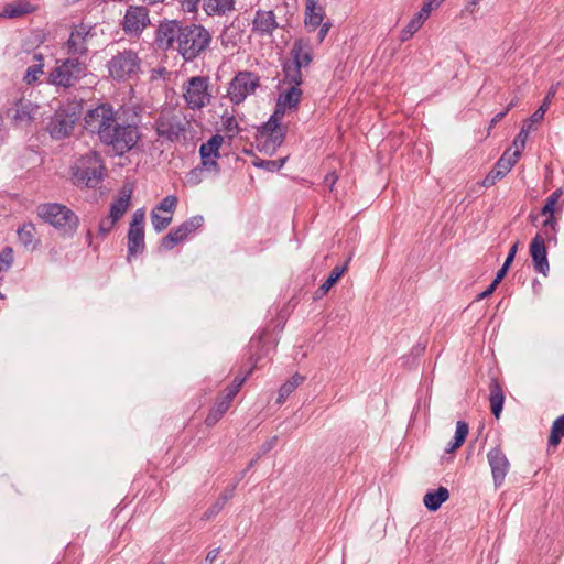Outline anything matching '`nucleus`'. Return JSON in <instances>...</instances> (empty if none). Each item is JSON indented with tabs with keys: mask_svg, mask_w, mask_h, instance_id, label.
Returning a JSON list of instances; mask_svg holds the SVG:
<instances>
[{
	"mask_svg": "<svg viewBox=\"0 0 564 564\" xmlns=\"http://www.w3.org/2000/svg\"><path fill=\"white\" fill-rule=\"evenodd\" d=\"M84 122L87 131L96 134L102 144L111 147L118 156L130 152L140 140L138 123L122 119L109 102L87 110Z\"/></svg>",
	"mask_w": 564,
	"mask_h": 564,
	"instance_id": "obj_1",
	"label": "nucleus"
},
{
	"mask_svg": "<svg viewBox=\"0 0 564 564\" xmlns=\"http://www.w3.org/2000/svg\"><path fill=\"white\" fill-rule=\"evenodd\" d=\"M175 42L182 57L186 62H192L209 46L212 35L200 24H187L177 20L161 22L155 33L158 48L167 51Z\"/></svg>",
	"mask_w": 564,
	"mask_h": 564,
	"instance_id": "obj_2",
	"label": "nucleus"
},
{
	"mask_svg": "<svg viewBox=\"0 0 564 564\" xmlns=\"http://www.w3.org/2000/svg\"><path fill=\"white\" fill-rule=\"evenodd\" d=\"M105 164L97 151L82 155L70 167V180L77 187L96 188L104 180Z\"/></svg>",
	"mask_w": 564,
	"mask_h": 564,
	"instance_id": "obj_3",
	"label": "nucleus"
},
{
	"mask_svg": "<svg viewBox=\"0 0 564 564\" xmlns=\"http://www.w3.org/2000/svg\"><path fill=\"white\" fill-rule=\"evenodd\" d=\"M84 111L83 100H70L61 106L51 116L46 131L53 140H63L69 138L75 129L76 122L80 119Z\"/></svg>",
	"mask_w": 564,
	"mask_h": 564,
	"instance_id": "obj_4",
	"label": "nucleus"
},
{
	"mask_svg": "<svg viewBox=\"0 0 564 564\" xmlns=\"http://www.w3.org/2000/svg\"><path fill=\"white\" fill-rule=\"evenodd\" d=\"M37 215L53 226L63 238H73L79 226V217L67 206L47 203L37 206Z\"/></svg>",
	"mask_w": 564,
	"mask_h": 564,
	"instance_id": "obj_5",
	"label": "nucleus"
},
{
	"mask_svg": "<svg viewBox=\"0 0 564 564\" xmlns=\"http://www.w3.org/2000/svg\"><path fill=\"white\" fill-rule=\"evenodd\" d=\"M108 72L116 82L133 78L141 72V59L133 50H123L108 61Z\"/></svg>",
	"mask_w": 564,
	"mask_h": 564,
	"instance_id": "obj_6",
	"label": "nucleus"
},
{
	"mask_svg": "<svg viewBox=\"0 0 564 564\" xmlns=\"http://www.w3.org/2000/svg\"><path fill=\"white\" fill-rule=\"evenodd\" d=\"M264 349V343H263V335H260L258 337H253L250 340L249 345V362L250 367L245 372V375L236 376L232 382L226 387L225 389V395L224 398L228 400L229 402H232L234 398L238 394L240 391L242 384L247 380V378L252 373V371L258 367V364L261 361L263 356L265 355L263 352Z\"/></svg>",
	"mask_w": 564,
	"mask_h": 564,
	"instance_id": "obj_7",
	"label": "nucleus"
},
{
	"mask_svg": "<svg viewBox=\"0 0 564 564\" xmlns=\"http://www.w3.org/2000/svg\"><path fill=\"white\" fill-rule=\"evenodd\" d=\"M85 65L78 58L70 57L51 70L48 82L55 86L69 88L85 76Z\"/></svg>",
	"mask_w": 564,
	"mask_h": 564,
	"instance_id": "obj_8",
	"label": "nucleus"
},
{
	"mask_svg": "<svg viewBox=\"0 0 564 564\" xmlns=\"http://www.w3.org/2000/svg\"><path fill=\"white\" fill-rule=\"evenodd\" d=\"M259 86V75L249 70L238 72L230 80L227 94L232 104L239 105Z\"/></svg>",
	"mask_w": 564,
	"mask_h": 564,
	"instance_id": "obj_9",
	"label": "nucleus"
},
{
	"mask_svg": "<svg viewBox=\"0 0 564 564\" xmlns=\"http://www.w3.org/2000/svg\"><path fill=\"white\" fill-rule=\"evenodd\" d=\"M288 127H270L267 123L257 128L256 144L257 149L267 154L273 155L276 150L284 143Z\"/></svg>",
	"mask_w": 564,
	"mask_h": 564,
	"instance_id": "obj_10",
	"label": "nucleus"
},
{
	"mask_svg": "<svg viewBox=\"0 0 564 564\" xmlns=\"http://www.w3.org/2000/svg\"><path fill=\"white\" fill-rule=\"evenodd\" d=\"M224 138L220 134L212 135L206 142L199 147L200 163L198 166L204 172L213 173L214 175L220 174V165L218 159L220 158V147Z\"/></svg>",
	"mask_w": 564,
	"mask_h": 564,
	"instance_id": "obj_11",
	"label": "nucleus"
},
{
	"mask_svg": "<svg viewBox=\"0 0 564 564\" xmlns=\"http://www.w3.org/2000/svg\"><path fill=\"white\" fill-rule=\"evenodd\" d=\"M224 138L220 134L212 135L206 142L199 147L200 163L198 166L204 172L213 173L214 175L220 174V165L218 159L220 158V147Z\"/></svg>",
	"mask_w": 564,
	"mask_h": 564,
	"instance_id": "obj_12",
	"label": "nucleus"
},
{
	"mask_svg": "<svg viewBox=\"0 0 564 564\" xmlns=\"http://www.w3.org/2000/svg\"><path fill=\"white\" fill-rule=\"evenodd\" d=\"M150 23L149 9L147 7L129 6L120 22V26L127 35L140 36Z\"/></svg>",
	"mask_w": 564,
	"mask_h": 564,
	"instance_id": "obj_13",
	"label": "nucleus"
},
{
	"mask_svg": "<svg viewBox=\"0 0 564 564\" xmlns=\"http://www.w3.org/2000/svg\"><path fill=\"white\" fill-rule=\"evenodd\" d=\"M207 88L208 77L195 76L188 80L184 98L191 109H200L205 106L206 99L209 97Z\"/></svg>",
	"mask_w": 564,
	"mask_h": 564,
	"instance_id": "obj_14",
	"label": "nucleus"
},
{
	"mask_svg": "<svg viewBox=\"0 0 564 564\" xmlns=\"http://www.w3.org/2000/svg\"><path fill=\"white\" fill-rule=\"evenodd\" d=\"M520 158V151L510 153V148L507 149L500 159L495 163L491 171L482 180V186L490 187L496 184L498 180L505 177L510 170L516 165Z\"/></svg>",
	"mask_w": 564,
	"mask_h": 564,
	"instance_id": "obj_15",
	"label": "nucleus"
},
{
	"mask_svg": "<svg viewBox=\"0 0 564 564\" xmlns=\"http://www.w3.org/2000/svg\"><path fill=\"white\" fill-rule=\"evenodd\" d=\"M155 131L159 137L175 142L185 132V124L176 115L161 113L155 120Z\"/></svg>",
	"mask_w": 564,
	"mask_h": 564,
	"instance_id": "obj_16",
	"label": "nucleus"
},
{
	"mask_svg": "<svg viewBox=\"0 0 564 564\" xmlns=\"http://www.w3.org/2000/svg\"><path fill=\"white\" fill-rule=\"evenodd\" d=\"M487 458L491 469L495 487L498 488L503 484L505 478L510 470V462L500 445L491 448L487 454Z\"/></svg>",
	"mask_w": 564,
	"mask_h": 564,
	"instance_id": "obj_17",
	"label": "nucleus"
},
{
	"mask_svg": "<svg viewBox=\"0 0 564 564\" xmlns=\"http://www.w3.org/2000/svg\"><path fill=\"white\" fill-rule=\"evenodd\" d=\"M529 253L532 259L533 269L546 276L550 271L547 248L544 238L540 234H536L532 238L529 246Z\"/></svg>",
	"mask_w": 564,
	"mask_h": 564,
	"instance_id": "obj_18",
	"label": "nucleus"
},
{
	"mask_svg": "<svg viewBox=\"0 0 564 564\" xmlns=\"http://www.w3.org/2000/svg\"><path fill=\"white\" fill-rule=\"evenodd\" d=\"M279 28L276 17L272 10H257L252 20V31L259 35H272Z\"/></svg>",
	"mask_w": 564,
	"mask_h": 564,
	"instance_id": "obj_19",
	"label": "nucleus"
},
{
	"mask_svg": "<svg viewBox=\"0 0 564 564\" xmlns=\"http://www.w3.org/2000/svg\"><path fill=\"white\" fill-rule=\"evenodd\" d=\"M37 109L31 100L19 98L15 101L14 109H8L7 115L12 119L14 124L30 123L34 119Z\"/></svg>",
	"mask_w": 564,
	"mask_h": 564,
	"instance_id": "obj_20",
	"label": "nucleus"
},
{
	"mask_svg": "<svg viewBox=\"0 0 564 564\" xmlns=\"http://www.w3.org/2000/svg\"><path fill=\"white\" fill-rule=\"evenodd\" d=\"M90 26L80 23L72 31L69 39L67 40V52L70 55H85L88 51L85 42L87 36L90 34Z\"/></svg>",
	"mask_w": 564,
	"mask_h": 564,
	"instance_id": "obj_21",
	"label": "nucleus"
},
{
	"mask_svg": "<svg viewBox=\"0 0 564 564\" xmlns=\"http://www.w3.org/2000/svg\"><path fill=\"white\" fill-rule=\"evenodd\" d=\"M132 193L133 186L128 183L119 189V195L110 205L109 217L111 223H117L124 215L130 206Z\"/></svg>",
	"mask_w": 564,
	"mask_h": 564,
	"instance_id": "obj_22",
	"label": "nucleus"
},
{
	"mask_svg": "<svg viewBox=\"0 0 564 564\" xmlns=\"http://www.w3.org/2000/svg\"><path fill=\"white\" fill-rule=\"evenodd\" d=\"M299 51L300 47L296 51H294L293 59H288L282 63L284 82L297 87H300L303 84L302 67H300L299 64Z\"/></svg>",
	"mask_w": 564,
	"mask_h": 564,
	"instance_id": "obj_23",
	"label": "nucleus"
},
{
	"mask_svg": "<svg viewBox=\"0 0 564 564\" xmlns=\"http://www.w3.org/2000/svg\"><path fill=\"white\" fill-rule=\"evenodd\" d=\"M490 411L496 419H499L503 410L505 393L499 379L494 377L489 383Z\"/></svg>",
	"mask_w": 564,
	"mask_h": 564,
	"instance_id": "obj_24",
	"label": "nucleus"
},
{
	"mask_svg": "<svg viewBox=\"0 0 564 564\" xmlns=\"http://www.w3.org/2000/svg\"><path fill=\"white\" fill-rule=\"evenodd\" d=\"M349 260L350 259H348L343 265H336L330 271V273L327 276V279L325 280V282L323 284H321L315 290V292L313 294V300L314 301H318V300L323 299L329 292V290L340 280V278L348 270Z\"/></svg>",
	"mask_w": 564,
	"mask_h": 564,
	"instance_id": "obj_25",
	"label": "nucleus"
},
{
	"mask_svg": "<svg viewBox=\"0 0 564 564\" xmlns=\"http://www.w3.org/2000/svg\"><path fill=\"white\" fill-rule=\"evenodd\" d=\"M128 256L127 260L131 261V258L138 253H142L145 249L144 241V228L129 227L128 230Z\"/></svg>",
	"mask_w": 564,
	"mask_h": 564,
	"instance_id": "obj_26",
	"label": "nucleus"
},
{
	"mask_svg": "<svg viewBox=\"0 0 564 564\" xmlns=\"http://www.w3.org/2000/svg\"><path fill=\"white\" fill-rule=\"evenodd\" d=\"M305 26L310 32L315 31L323 23L324 9L317 6V0H305Z\"/></svg>",
	"mask_w": 564,
	"mask_h": 564,
	"instance_id": "obj_27",
	"label": "nucleus"
},
{
	"mask_svg": "<svg viewBox=\"0 0 564 564\" xmlns=\"http://www.w3.org/2000/svg\"><path fill=\"white\" fill-rule=\"evenodd\" d=\"M448 499V489L441 486L435 490H429L423 497V503L429 511L436 512L441 508V506Z\"/></svg>",
	"mask_w": 564,
	"mask_h": 564,
	"instance_id": "obj_28",
	"label": "nucleus"
},
{
	"mask_svg": "<svg viewBox=\"0 0 564 564\" xmlns=\"http://www.w3.org/2000/svg\"><path fill=\"white\" fill-rule=\"evenodd\" d=\"M35 11V7L26 0H18L15 2L7 3L3 7L1 17L9 19H17L24 17Z\"/></svg>",
	"mask_w": 564,
	"mask_h": 564,
	"instance_id": "obj_29",
	"label": "nucleus"
},
{
	"mask_svg": "<svg viewBox=\"0 0 564 564\" xmlns=\"http://www.w3.org/2000/svg\"><path fill=\"white\" fill-rule=\"evenodd\" d=\"M299 46H300V51H299L300 67H302V68L307 67L313 61V48L310 43V40L301 37V39H296L293 42V45L290 51L291 59H293L294 51H296L299 48Z\"/></svg>",
	"mask_w": 564,
	"mask_h": 564,
	"instance_id": "obj_30",
	"label": "nucleus"
},
{
	"mask_svg": "<svg viewBox=\"0 0 564 564\" xmlns=\"http://www.w3.org/2000/svg\"><path fill=\"white\" fill-rule=\"evenodd\" d=\"M36 236H37V230H36L35 225L32 223L24 224L23 226H21L18 229L19 241L26 249L35 250L40 246L41 240L39 238H36Z\"/></svg>",
	"mask_w": 564,
	"mask_h": 564,
	"instance_id": "obj_31",
	"label": "nucleus"
},
{
	"mask_svg": "<svg viewBox=\"0 0 564 564\" xmlns=\"http://www.w3.org/2000/svg\"><path fill=\"white\" fill-rule=\"evenodd\" d=\"M236 0H204L203 10L209 17L225 15L235 10Z\"/></svg>",
	"mask_w": 564,
	"mask_h": 564,
	"instance_id": "obj_32",
	"label": "nucleus"
},
{
	"mask_svg": "<svg viewBox=\"0 0 564 564\" xmlns=\"http://www.w3.org/2000/svg\"><path fill=\"white\" fill-rule=\"evenodd\" d=\"M236 487L237 484H234L230 487H226L218 499L204 512L202 519L210 520L212 518L216 517L224 509L227 501L234 497Z\"/></svg>",
	"mask_w": 564,
	"mask_h": 564,
	"instance_id": "obj_33",
	"label": "nucleus"
},
{
	"mask_svg": "<svg viewBox=\"0 0 564 564\" xmlns=\"http://www.w3.org/2000/svg\"><path fill=\"white\" fill-rule=\"evenodd\" d=\"M204 225V217L202 215L193 216L182 223L177 228H174V235H177L182 241L199 229Z\"/></svg>",
	"mask_w": 564,
	"mask_h": 564,
	"instance_id": "obj_34",
	"label": "nucleus"
},
{
	"mask_svg": "<svg viewBox=\"0 0 564 564\" xmlns=\"http://www.w3.org/2000/svg\"><path fill=\"white\" fill-rule=\"evenodd\" d=\"M303 91L297 86H291L284 93L279 95L278 102L280 107L284 108H297L301 102Z\"/></svg>",
	"mask_w": 564,
	"mask_h": 564,
	"instance_id": "obj_35",
	"label": "nucleus"
},
{
	"mask_svg": "<svg viewBox=\"0 0 564 564\" xmlns=\"http://www.w3.org/2000/svg\"><path fill=\"white\" fill-rule=\"evenodd\" d=\"M230 403L231 402L226 400L224 397L217 400L205 419L206 426L212 427L216 425L224 416V414L228 411Z\"/></svg>",
	"mask_w": 564,
	"mask_h": 564,
	"instance_id": "obj_36",
	"label": "nucleus"
},
{
	"mask_svg": "<svg viewBox=\"0 0 564 564\" xmlns=\"http://www.w3.org/2000/svg\"><path fill=\"white\" fill-rule=\"evenodd\" d=\"M305 377L300 373H294L288 381H285L279 389L276 403L282 404L286 401L289 395L304 382Z\"/></svg>",
	"mask_w": 564,
	"mask_h": 564,
	"instance_id": "obj_37",
	"label": "nucleus"
},
{
	"mask_svg": "<svg viewBox=\"0 0 564 564\" xmlns=\"http://www.w3.org/2000/svg\"><path fill=\"white\" fill-rule=\"evenodd\" d=\"M564 436V414L558 416L551 426L549 435V446L556 447Z\"/></svg>",
	"mask_w": 564,
	"mask_h": 564,
	"instance_id": "obj_38",
	"label": "nucleus"
},
{
	"mask_svg": "<svg viewBox=\"0 0 564 564\" xmlns=\"http://www.w3.org/2000/svg\"><path fill=\"white\" fill-rule=\"evenodd\" d=\"M288 161V156L281 158L278 160H263L258 156L253 160L252 164L256 167L269 171V172H278L282 169V166Z\"/></svg>",
	"mask_w": 564,
	"mask_h": 564,
	"instance_id": "obj_39",
	"label": "nucleus"
},
{
	"mask_svg": "<svg viewBox=\"0 0 564 564\" xmlns=\"http://www.w3.org/2000/svg\"><path fill=\"white\" fill-rule=\"evenodd\" d=\"M532 129H533V124L530 123L529 121L524 120V122L520 129V132L513 140V147L516 148L514 151H520V154L522 153V150L525 147L529 133Z\"/></svg>",
	"mask_w": 564,
	"mask_h": 564,
	"instance_id": "obj_40",
	"label": "nucleus"
},
{
	"mask_svg": "<svg viewBox=\"0 0 564 564\" xmlns=\"http://www.w3.org/2000/svg\"><path fill=\"white\" fill-rule=\"evenodd\" d=\"M554 95V90L551 89L544 98L542 105L527 119L530 123L534 124L543 120L545 112L549 109V102L551 96Z\"/></svg>",
	"mask_w": 564,
	"mask_h": 564,
	"instance_id": "obj_41",
	"label": "nucleus"
},
{
	"mask_svg": "<svg viewBox=\"0 0 564 564\" xmlns=\"http://www.w3.org/2000/svg\"><path fill=\"white\" fill-rule=\"evenodd\" d=\"M563 191L557 188L545 200L544 206L541 209V215H553L555 212V205L557 204Z\"/></svg>",
	"mask_w": 564,
	"mask_h": 564,
	"instance_id": "obj_42",
	"label": "nucleus"
},
{
	"mask_svg": "<svg viewBox=\"0 0 564 564\" xmlns=\"http://www.w3.org/2000/svg\"><path fill=\"white\" fill-rule=\"evenodd\" d=\"M151 221L156 232L163 231L172 221V216L163 217L155 209L151 210Z\"/></svg>",
	"mask_w": 564,
	"mask_h": 564,
	"instance_id": "obj_43",
	"label": "nucleus"
},
{
	"mask_svg": "<svg viewBox=\"0 0 564 564\" xmlns=\"http://www.w3.org/2000/svg\"><path fill=\"white\" fill-rule=\"evenodd\" d=\"M13 264V249L4 247L0 252V272L8 271Z\"/></svg>",
	"mask_w": 564,
	"mask_h": 564,
	"instance_id": "obj_44",
	"label": "nucleus"
},
{
	"mask_svg": "<svg viewBox=\"0 0 564 564\" xmlns=\"http://www.w3.org/2000/svg\"><path fill=\"white\" fill-rule=\"evenodd\" d=\"M177 202L178 199L175 195H167L159 203L154 209L156 213L158 210H162L173 214L177 207Z\"/></svg>",
	"mask_w": 564,
	"mask_h": 564,
	"instance_id": "obj_45",
	"label": "nucleus"
},
{
	"mask_svg": "<svg viewBox=\"0 0 564 564\" xmlns=\"http://www.w3.org/2000/svg\"><path fill=\"white\" fill-rule=\"evenodd\" d=\"M421 26L422 25L412 18L410 22L406 24V26L401 30L400 41L405 42L410 40L419 31Z\"/></svg>",
	"mask_w": 564,
	"mask_h": 564,
	"instance_id": "obj_46",
	"label": "nucleus"
},
{
	"mask_svg": "<svg viewBox=\"0 0 564 564\" xmlns=\"http://www.w3.org/2000/svg\"><path fill=\"white\" fill-rule=\"evenodd\" d=\"M181 242H183L182 239L177 235H174V229H172L161 239L160 249L172 250L176 245Z\"/></svg>",
	"mask_w": 564,
	"mask_h": 564,
	"instance_id": "obj_47",
	"label": "nucleus"
},
{
	"mask_svg": "<svg viewBox=\"0 0 564 564\" xmlns=\"http://www.w3.org/2000/svg\"><path fill=\"white\" fill-rule=\"evenodd\" d=\"M285 109L284 107H280L279 106V102L276 101V105H275V108H274V111L273 113L270 116V118L268 119V121H265L264 123L269 124L270 127H285L284 124H282L281 120L285 113Z\"/></svg>",
	"mask_w": 564,
	"mask_h": 564,
	"instance_id": "obj_48",
	"label": "nucleus"
},
{
	"mask_svg": "<svg viewBox=\"0 0 564 564\" xmlns=\"http://www.w3.org/2000/svg\"><path fill=\"white\" fill-rule=\"evenodd\" d=\"M434 2L431 0H426L420 11L413 17L415 21H417L421 25L429 18L431 11L435 9Z\"/></svg>",
	"mask_w": 564,
	"mask_h": 564,
	"instance_id": "obj_49",
	"label": "nucleus"
},
{
	"mask_svg": "<svg viewBox=\"0 0 564 564\" xmlns=\"http://www.w3.org/2000/svg\"><path fill=\"white\" fill-rule=\"evenodd\" d=\"M43 63L34 64L26 69L24 82L29 85L37 80V75L43 74Z\"/></svg>",
	"mask_w": 564,
	"mask_h": 564,
	"instance_id": "obj_50",
	"label": "nucleus"
},
{
	"mask_svg": "<svg viewBox=\"0 0 564 564\" xmlns=\"http://www.w3.org/2000/svg\"><path fill=\"white\" fill-rule=\"evenodd\" d=\"M203 173L204 171L200 170V167L197 165L196 167L192 169L189 172L186 173V182L192 186L200 184L203 181Z\"/></svg>",
	"mask_w": 564,
	"mask_h": 564,
	"instance_id": "obj_51",
	"label": "nucleus"
},
{
	"mask_svg": "<svg viewBox=\"0 0 564 564\" xmlns=\"http://www.w3.org/2000/svg\"><path fill=\"white\" fill-rule=\"evenodd\" d=\"M223 126L224 130L227 132H235L238 131V122L234 115L225 113L223 117Z\"/></svg>",
	"mask_w": 564,
	"mask_h": 564,
	"instance_id": "obj_52",
	"label": "nucleus"
},
{
	"mask_svg": "<svg viewBox=\"0 0 564 564\" xmlns=\"http://www.w3.org/2000/svg\"><path fill=\"white\" fill-rule=\"evenodd\" d=\"M468 432H469L468 424L465 421H458L456 423V431H455L454 438H456L457 442L460 441V442L465 443Z\"/></svg>",
	"mask_w": 564,
	"mask_h": 564,
	"instance_id": "obj_53",
	"label": "nucleus"
},
{
	"mask_svg": "<svg viewBox=\"0 0 564 564\" xmlns=\"http://www.w3.org/2000/svg\"><path fill=\"white\" fill-rule=\"evenodd\" d=\"M116 223H111V218L108 216L107 218H102L98 226V235L105 238L113 228Z\"/></svg>",
	"mask_w": 564,
	"mask_h": 564,
	"instance_id": "obj_54",
	"label": "nucleus"
},
{
	"mask_svg": "<svg viewBox=\"0 0 564 564\" xmlns=\"http://www.w3.org/2000/svg\"><path fill=\"white\" fill-rule=\"evenodd\" d=\"M144 217H145L144 209L143 208L137 209L132 215L129 227L144 228Z\"/></svg>",
	"mask_w": 564,
	"mask_h": 564,
	"instance_id": "obj_55",
	"label": "nucleus"
},
{
	"mask_svg": "<svg viewBox=\"0 0 564 564\" xmlns=\"http://www.w3.org/2000/svg\"><path fill=\"white\" fill-rule=\"evenodd\" d=\"M276 442H278V435L272 436L271 438H269L267 442H264L260 446V449L256 455H260V458H261L276 445Z\"/></svg>",
	"mask_w": 564,
	"mask_h": 564,
	"instance_id": "obj_56",
	"label": "nucleus"
},
{
	"mask_svg": "<svg viewBox=\"0 0 564 564\" xmlns=\"http://www.w3.org/2000/svg\"><path fill=\"white\" fill-rule=\"evenodd\" d=\"M509 269H510V265L503 262L502 267L496 273L495 279L491 281L494 283V285L498 286L500 284V282L506 278Z\"/></svg>",
	"mask_w": 564,
	"mask_h": 564,
	"instance_id": "obj_57",
	"label": "nucleus"
},
{
	"mask_svg": "<svg viewBox=\"0 0 564 564\" xmlns=\"http://www.w3.org/2000/svg\"><path fill=\"white\" fill-rule=\"evenodd\" d=\"M518 248H519V241H516L509 249V252L505 259V263L511 265L514 258H516V254L518 252Z\"/></svg>",
	"mask_w": 564,
	"mask_h": 564,
	"instance_id": "obj_58",
	"label": "nucleus"
},
{
	"mask_svg": "<svg viewBox=\"0 0 564 564\" xmlns=\"http://www.w3.org/2000/svg\"><path fill=\"white\" fill-rule=\"evenodd\" d=\"M498 286L497 285H494V283L491 282L487 289L485 291H482L481 293H479L476 297V301H481L484 299H487L488 296H490L497 289Z\"/></svg>",
	"mask_w": 564,
	"mask_h": 564,
	"instance_id": "obj_59",
	"label": "nucleus"
},
{
	"mask_svg": "<svg viewBox=\"0 0 564 564\" xmlns=\"http://www.w3.org/2000/svg\"><path fill=\"white\" fill-rule=\"evenodd\" d=\"M330 26H332V23L329 21L321 24V29H319L318 35H317L318 36V42H323L324 41V39L327 35Z\"/></svg>",
	"mask_w": 564,
	"mask_h": 564,
	"instance_id": "obj_60",
	"label": "nucleus"
},
{
	"mask_svg": "<svg viewBox=\"0 0 564 564\" xmlns=\"http://www.w3.org/2000/svg\"><path fill=\"white\" fill-rule=\"evenodd\" d=\"M464 443L458 441L456 438H453V441L448 444V447L445 449L446 453H453L456 449H458Z\"/></svg>",
	"mask_w": 564,
	"mask_h": 564,
	"instance_id": "obj_61",
	"label": "nucleus"
},
{
	"mask_svg": "<svg viewBox=\"0 0 564 564\" xmlns=\"http://www.w3.org/2000/svg\"><path fill=\"white\" fill-rule=\"evenodd\" d=\"M219 552H220L219 547L209 551L206 555L205 561L212 564L218 556Z\"/></svg>",
	"mask_w": 564,
	"mask_h": 564,
	"instance_id": "obj_62",
	"label": "nucleus"
},
{
	"mask_svg": "<svg viewBox=\"0 0 564 564\" xmlns=\"http://www.w3.org/2000/svg\"><path fill=\"white\" fill-rule=\"evenodd\" d=\"M507 115V111H501L497 113L490 121L489 130L494 128L499 121H501Z\"/></svg>",
	"mask_w": 564,
	"mask_h": 564,
	"instance_id": "obj_63",
	"label": "nucleus"
},
{
	"mask_svg": "<svg viewBox=\"0 0 564 564\" xmlns=\"http://www.w3.org/2000/svg\"><path fill=\"white\" fill-rule=\"evenodd\" d=\"M546 216H547V218L543 221V227H551L552 229H554L556 226V219L554 217V214L546 215Z\"/></svg>",
	"mask_w": 564,
	"mask_h": 564,
	"instance_id": "obj_64",
	"label": "nucleus"
}]
</instances>
